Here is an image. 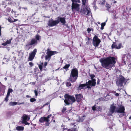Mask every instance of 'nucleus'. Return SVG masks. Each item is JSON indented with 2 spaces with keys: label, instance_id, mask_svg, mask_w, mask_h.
Listing matches in <instances>:
<instances>
[{
  "label": "nucleus",
  "instance_id": "0eeeda50",
  "mask_svg": "<svg viewBox=\"0 0 131 131\" xmlns=\"http://www.w3.org/2000/svg\"><path fill=\"white\" fill-rule=\"evenodd\" d=\"M101 42V40L98 38L97 36L96 35L94 36L92 42L94 46L97 47L99 45Z\"/></svg>",
  "mask_w": 131,
  "mask_h": 131
},
{
  "label": "nucleus",
  "instance_id": "864d4df0",
  "mask_svg": "<svg viewBox=\"0 0 131 131\" xmlns=\"http://www.w3.org/2000/svg\"><path fill=\"white\" fill-rule=\"evenodd\" d=\"M2 45H3L4 46H6L7 45L6 43V42L5 43H2Z\"/></svg>",
  "mask_w": 131,
  "mask_h": 131
},
{
  "label": "nucleus",
  "instance_id": "de8ad7c7",
  "mask_svg": "<svg viewBox=\"0 0 131 131\" xmlns=\"http://www.w3.org/2000/svg\"><path fill=\"white\" fill-rule=\"evenodd\" d=\"M34 93H35V95L36 96H37L38 95L37 91L36 90H34Z\"/></svg>",
  "mask_w": 131,
  "mask_h": 131
},
{
  "label": "nucleus",
  "instance_id": "cd10ccee",
  "mask_svg": "<svg viewBox=\"0 0 131 131\" xmlns=\"http://www.w3.org/2000/svg\"><path fill=\"white\" fill-rule=\"evenodd\" d=\"M70 66V64H66L65 65V66L64 67H63V68L64 69H66L68 68Z\"/></svg>",
  "mask_w": 131,
  "mask_h": 131
},
{
  "label": "nucleus",
  "instance_id": "6ab92c4d",
  "mask_svg": "<svg viewBox=\"0 0 131 131\" xmlns=\"http://www.w3.org/2000/svg\"><path fill=\"white\" fill-rule=\"evenodd\" d=\"M88 85L87 83L83 84H80L78 87V89L79 90H81L83 88L86 86Z\"/></svg>",
  "mask_w": 131,
  "mask_h": 131
},
{
  "label": "nucleus",
  "instance_id": "473e14b6",
  "mask_svg": "<svg viewBox=\"0 0 131 131\" xmlns=\"http://www.w3.org/2000/svg\"><path fill=\"white\" fill-rule=\"evenodd\" d=\"M106 7L107 8V10H108V9L110 8L111 7V6L109 4L106 3Z\"/></svg>",
  "mask_w": 131,
  "mask_h": 131
},
{
  "label": "nucleus",
  "instance_id": "680f3d73",
  "mask_svg": "<svg viewBox=\"0 0 131 131\" xmlns=\"http://www.w3.org/2000/svg\"><path fill=\"white\" fill-rule=\"evenodd\" d=\"M92 129L91 128H88L87 129V131H90L91 129Z\"/></svg>",
  "mask_w": 131,
  "mask_h": 131
},
{
  "label": "nucleus",
  "instance_id": "ea45409f",
  "mask_svg": "<svg viewBox=\"0 0 131 131\" xmlns=\"http://www.w3.org/2000/svg\"><path fill=\"white\" fill-rule=\"evenodd\" d=\"M66 110V107H63V108L62 109V112L63 113H64L65 112V111Z\"/></svg>",
  "mask_w": 131,
  "mask_h": 131
},
{
  "label": "nucleus",
  "instance_id": "c85d7f7f",
  "mask_svg": "<svg viewBox=\"0 0 131 131\" xmlns=\"http://www.w3.org/2000/svg\"><path fill=\"white\" fill-rule=\"evenodd\" d=\"M88 0H82V4L83 5H85Z\"/></svg>",
  "mask_w": 131,
  "mask_h": 131
},
{
  "label": "nucleus",
  "instance_id": "f3484780",
  "mask_svg": "<svg viewBox=\"0 0 131 131\" xmlns=\"http://www.w3.org/2000/svg\"><path fill=\"white\" fill-rule=\"evenodd\" d=\"M116 108V107L114 105V104H112L110 106V111L112 114L114 112L116 113L115 112L116 111L115 110Z\"/></svg>",
  "mask_w": 131,
  "mask_h": 131
},
{
  "label": "nucleus",
  "instance_id": "79ce46f5",
  "mask_svg": "<svg viewBox=\"0 0 131 131\" xmlns=\"http://www.w3.org/2000/svg\"><path fill=\"white\" fill-rule=\"evenodd\" d=\"M23 123L25 124L26 125H29L30 123H29L27 122L26 121L22 122Z\"/></svg>",
  "mask_w": 131,
  "mask_h": 131
},
{
  "label": "nucleus",
  "instance_id": "5fc2aeb1",
  "mask_svg": "<svg viewBox=\"0 0 131 131\" xmlns=\"http://www.w3.org/2000/svg\"><path fill=\"white\" fill-rule=\"evenodd\" d=\"M10 93H9V92H7V93L6 95L7 96L9 97V95H10Z\"/></svg>",
  "mask_w": 131,
  "mask_h": 131
},
{
  "label": "nucleus",
  "instance_id": "6e6552de",
  "mask_svg": "<svg viewBox=\"0 0 131 131\" xmlns=\"http://www.w3.org/2000/svg\"><path fill=\"white\" fill-rule=\"evenodd\" d=\"M59 24L58 20H54L52 18L49 19L48 21V25L49 27L55 26Z\"/></svg>",
  "mask_w": 131,
  "mask_h": 131
},
{
  "label": "nucleus",
  "instance_id": "dca6fc26",
  "mask_svg": "<svg viewBox=\"0 0 131 131\" xmlns=\"http://www.w3.org/2000/svg\"><path fill=\"white\" fill-rule=\"evenodd\" d=\"M128 59V55L127 54H124L123 56L122 60L123 63H124L125 64H126V61Z\"/></svg>",
  "mask_w": 131,
  "mask_h": 131
},
{
  "label": "nucleus",
  "instance_id": "a878e982",
  "mask_svg": "<svg viewBox=\"0 0 131 131\" xmlns=\"http://www.w3.org/2000/svg\"><path fill=\"white\" fill-rule=\"evenodd\" d=\"M41 37L39 35L37 34L35 36V39L36 40H37V41H39V40L40 39V38Z\"/></svg>",
  "mask_w": 131,
  "mask_h": 131
},
{
  "label": "nucleus",
  "instance_id": "f8f14e48",
  "mask_svg": "<svg viewBox=\"0 0 131 131\" xmlns=\"http://www.w3.org/2000/svg\"><path fill=\"white\" fill-rule=\"evenodd\" d=\"M37 41L35 39H32L31 40L30 42L26 45V47H28L29 46H31L34 45H36L37 43Z\"/></svg>",
  "mask_w": 131,
  "mask_h": 131
},
{
  "label": "nucleus",
  "instance_id": "69168bd1",
  "mask_svg": "<svg viewBox=\"0 0 131 131\" xmlns=\"http://www.w3.org/2000/svg\"><path fill=\"white\" fill-rule=\"evenodd\" d=\"M83 119H80V121L83 122Z\"/></svg>",
  "mask_w": 131,
  "mask_h": 131
},
{
  "label": "nucleus",
  "instance_id": "e433bc0d",
  "mask_svg": "<svg viewBox=\"0 0 131 131\" xmlns=\"http://www.w3.org/2000/svg\"><path fill=\"white\" fill-rule=\"evenodd\" d=\"M90 76L91 79H93L95 77V75L93 74L90 75Z\"/></svg>",
  "mask_w": 131,
  "mask_h": 131
},
{
  "label": "nucleus",
  "instance_id": "bf43d9fd",
  "mask_svg": "<svg viewBox=\"0 0 131 131\" xmlns=\"http://www.w3.org/2000/svg\"><path fill=\"white\" fill-rule=\"evenodd\" d=\"M18 20V19H14V20H13V23L15 21H17Z\"/></svg>",
  "mask_w": 131,
  "mask_h": 131
},
{
  "label": "nucleus",
  "instance_id": "49530a36",
  "mask_svg": "<svg viewBox=\"0 0 131 131\" xmlns=\"http://www.w3.org/2000/svg\"><path fill=\"white\" fill-rule=\"evenodd\" d=\"M8 92H9V93L12 92H13V90L12 89H8Z\"/></svg>",
  "mask_w": 131,
  "mask_h": 131
},
{
  "label": "nucleus",
  "instance_id": "20e7f679",
  "mask_svg": "<svg viewBox=\"0 0 131 131\" xmlns=\"http://www.w3.org/2000/svg\"><path fill=\"white\" fill-rule=\"evenodd\" d=\"M46 54H47L45 56L46 60H48L49 61L51 58V56L57 53L58 52L56 51H52L50 50L49 48H48L47 50Z\"/></svg>",
  "mask_w": 131,
  "mask_h": 131
},
{
  "label": "nucleus",
  "instance_id": "37998d69",
  "mask_svg": "<svg viewBox=\"0 0 131 131\" xmlns=\"http://www.w3.org/2000/svg\"><path fill=\"white\" fill-rule=\"evenodd\" d=\"M106 25V23L105 22L103 23H101V26L103 27H104Z\"/></svg>",
  "mask_w": 131,
  "mask_h": 131
},
{
  "label": "nucleus",
  "instance_id": "338daca9",
  "mask_svg": "<svg viewBox=\"0 0 131 131\" xmlns=\"http://www.w3.org/2000/svg\"><path fill=\"white\" fill-rule=\"evenodd\" d=\"M101 30H103L104 29V27L101 26Z\"/></svg>",
  "mask_w": 131,
  "mask_h": 131
},
{
  "label": "nucleus",
  "instance_id": "aec40b11",
  "mask_svg": "<svg viewBox=\"0 0 131 131\" xmlns=\"http://www.w3.org/2000/svg\"><path fill=\"white\" fill-rule=\"evenodd\" d=\"M30 119V117L27 115H25L23 117L22 122H24L29 121Z\"/></svg>",
  "mask_w": 131,
  "mask_h": 131
},
{
  "label": "nucleus",
  "instance_id": "1a4fd4ad",
  "mask_svg": "<svg viewBox=\"0 0 131 131\" xmlns=\"http://www.w3.org/2000/svg\"><path fill=\"white\" fill-rule=\"evenodd\" d=\"M37 52V49L35 48L31 53H29V56L28 58V61H31L34 59Z\"/></svg>",
  "mask_w": 131,
  "mask_h": 131
},
{
  "label": "nucleus",
  "instance_id": "603ef678",
  "mask_svg": "<svg viewBox=\"0 0 131 131\" xmlns=\"http://www.w3.org/2000/svg\"><path fill=\"white\" fill-rule=\"evenodd\" d=\"M87 14V11L86 10L85 11H84L83 12V14L86 15V14Z\"/></svg>",
  "mask_w": 131,
  "mask_h": 131
},
{
  "label": "nucleus",
  "instance_id": "8fccbe9b",
  "mask_svg": "<svg viewBox=\"0 0 131 131\" xmlns=\"http://www.w3.org/2000/svg\"><path fill=\"white\" fill-rule=\"evenodd\" d=\"M91 43V41H90L88 40L86 42V44L88 45Z\"/></svg>",
  "mask_w": 131,
  "mask_h": 131
},
{
  "label": "nucleus",
  "instance_id": "e2e57ef3",
  "mask_svg": "<svg viewBox=\"0 0 131 131\" xmlns=\"http://www.w3.org/2000/svg\"><path fill=\"white\" fill-rule=\"evenodd\" d=\"M98 109L99 111H100L102 109V108L100 106H99L98 107Z\"/></svg>",
  "mask_w": 131,
  "mask_h": 131
},
{
  "label": "nucleus",
  "instance_id": "052dcab7",
  "mask_svg": "<svg viewBox=\"0 0 131 131\" xmlns=\"http://www.w3.org/2000/svg\"><path fill=\"white\" fill-rule=\"evenodd\" d=\"M115 95L116 96H119V94L118 93H116L115 94Z\"/></svg>",
  "mask_w": 131,
  "mask_h": 131
},
{
  "label": "nucleus",
  "instance_id": "39448f33",
  "mask_svg": "<svg viewBox=\"0 0 131 131\" xmlns=\"http://www.w3.org/2000/svg\"><path fill=\"white\" fill-rule=\"evenodd\" d=\"M52 116V115L50 114L48 115L47 117H42L39 120V122L41 123H43L44 122H46V123L45 125L46 126H48L50 124V123H49V118Z\"/></svg>",
  "mask_w": 131,
  "mask_h": 131
},
{
  "label": "nucleus",
  "instance_id": "4c0bfd02",
  "mask_svg": "<svg viewBox=\"0 0 131 131\" xmlns=\"http://www.w3.org/2000/svg\"><path fill=\"white\" fill-rule=\"evenodd\" d=\"M96 105H95L94 106H93L92 107V110H93L94 111H95L96 110V108L95 107Z\"/></svg>",
  "mask_w": 131,
  "mask_h": 131
},
{
  "label": "nucleus",
  "instance_id": "2f4dec72",
  "mask_svg": "<svg viewBox=\"0 0 131 131\" xmlns=\"http://www.w3.org/2000/svg\"><path fill=\"white\" fill-rule=\"evenodd\" d=\"M67 131H77V129L75 128H72L71 129H68Z\"/></svg>",
  "mask_w": 131,
  "mask_h": 131
},
{
  "label": "nucleus",
  "instance_id": "a18cd8bd",
  "mask_svg": "<svg viewBox=\"0 0 131 131\" xmlns=\"http://www.w3.org/2000/svg\"><path fill=\"white\" fill-rule=\"evenodd\" d=\"M91 30L90 28H88L87 29V31H88V33H90V32L91 31Z\"/></svg>",
  "mask_w": 131,
  "mask_h": 131
},
{
  "label": "nucleus",
  "instance_id": "bb28decb",
  "mask_svg": "<svg viewBox=\"0 0 131 131\" xmlns=\"http://www.w3.org/2000/svg\"><path fill=\"white\" fill-rule=\"evenodd\" d=\"M11 10V8L10 7H7L6 9V11L7 13H9Z\"/></svg>",
  "mask_w": 131,
  "mask_h": 131
},
{
  "label": "nucleus",
  "instance_id": "3c124183",
  "mask_svg": "<svg viewBox=\"0 0 131 131\" xmlns=\"http://www.w3.org/2000/svg\"><path fill=\"white\" fill-rule=\"evenodd\" d=\"M100 80L99 79H98L97 80V85H99V83H100Z\"/></svg>",
  "mask_w": 131,
  "mask_h": 131
},
{
  "label": "nucleus",
  "instance_id": "c756f323",
  "mask_svg": "<svg viewBox=\"0 0 131 131\" xmlns=\"http://www.w3.org/2000/svg\"><path fill=\"white\" fill-rule=\"evenodd\" d=\"M7 20L10 23H13V20L10 17H9L7 19Z\"/></svg>",
  "mask_w": 131,
  "mask_h": 131
},
{
  "label": "nucleus",
  "instance_id": "f03ea898",
  "mask_svg": "<svg viewBox=\"0 0 131 131\" xmlns=\"http://www.w3.org/2000/svg\"><path fill=\"white\" fill-rule=\"evenodd\" d=\"M78 75V69L76 68H73L71 71V73L70 77L68 79L71 82H75L77 80Z\"/></svg>",
  "mask_w": 131,
  "mask_h": 131
},
{
  "label": "nucleus",
  "instance_id": "09e8293b",
  "mask_svg": "<svg viewBox=\"0 0 131 131\" xmlns=\"http://www.w3.org/2000/svg\"><path fill=\"white\" fill-rule=\"evenodd\" d=\"M29 64L30 66L31 67L32 66H33V64L32 63V62H29Z\"/></svg>",
  "mask_w": 131,
  "mask_h": 131
},
{
  "label": "nucleus",
  "instance_id": "0e129e2a",
  "mask_svg": "<svg viewBox=\"0 0 131 131\" xmlns=\"http://www.w3.org/2000/svg\"><path fill=\"white\" fill-rule=\"evenodd\" d=\"M87 36V38L88 40L90 41V40H91V38L88 37L87 36Z\"/></svg>",
  "mask_w": 131,
  "mask_h": 131
},
{
  "label": "nucleus",
  "instance_id": "f257e3e1",
  "mask_svg": "<svg viewBox=\"0 0 131 131\" xmlns=\"http://www.w3.org/2000/svg\"><path fill=\"white\" fill-rule=\"evenodd\" d=\"M115 58L114 57H109L102 58L100 59L102 66L107 69L111 67L110 65H114L116 63Z\"/></svg>",
  "mask_w": 131,
  "mask_h": 131
},
{
  "label": "nucleus",
  "instance_id": "9b49d317",
  "mask_svg": "<svg viewBox=\"0 0 131 131\" xmlns=\"http://www.w3.org/2000/svg\"><path fill=\"white\" fill-rule=\"evenodd\" d=\"M122 43H119L117 45L116 42H113L111 46V48L112 49H120L122 47Z\"/></svg>",
  "mask_w": 131,
  "mask_h": 131
},
{
  "label": "nucleus",
  "instance_id": "f704fd0d",
  "mask_svg": "<svg viewBox=\"0 0 131 131\" xmlns=\"http://www.w3.org/2000/svg\"><path fill=\"white\" fill-rule=\"evenodd\" d=\"M36 101L35 99L34 98H32L30 99V101L31 102H33Z\"/></svg>",
  "mask_w": 131,
  "mask_h": 131
},
{
  "label": "nucleus",
  "instance_id": "423d86ee",
  "mask_svg": "<svg viewBox=\"0 0 131 131\" xmlns=\"http://www.w3.org/2000/svg\"><path fill=\"white\" fill-rule=\"evenodd\" d=\"M78 2H72L71 4V9L72 11L78 12L80 9V5L77 3Z\"/></svg>",
  "mask_w": 131,
  "mask_h": 131
},
{
  "label": "nucleus",
  "instance_id": "5701e85b",
  "mask_svg": "<svg viewBox=\"0 0 131 131\" xmlns=\"http://www.w3.org/2000/svg\"><path fill=\"white\" fill-rule=\"evenodd\" d=\"M7 6V5L4 4V3H3L2 4L1 6V7L2 9H5Z\"/></svg>",
  "mask_w": 131,
  "mask_h": 131
},
{
  "label": "nucleus",
  "instance_id": "7c9ffc66",
  "mask_svg": "<svg viewBox=\"0 0 131 131\" xmlns=\"http://www.w3.org/2000/svg\"><path fill=\"white\" fill-rule=\"evenodd\" d=\"M12 38L11 39H9V40H7L6 42V43L7 45L9 44H10L11 42V41L12 40Z\"/></svg>",
  "mask_w": 131,
  "mask_h": 131
},
{
  "label": "nucleus",
  "instance_id": "9d476101",
  "mask_svg": "<svg viewBox=\"0 0 131 131\" xmlns=\"http://www.w3.org/2000/svg\"><path fill=\"white\" fill-rule=\"evenodd\" d=\"M125 80L124 77L122 75H119V78L117 81L116 83L118 85L122 86Z\"/></svg>",
  "mask_w": 131,
  "mask_h": 131
},
{
  "label": "nucleus",
  "instance_id": "4d7b16f0",
  "mask_svg": "<svg viewBox=\"0 0 131 131\" xmlns=\"http://www.w3.org/2000/svg\"><path fill=\"white\" fill-rule=\"evenodd\" d=\"M24 103V102H23L22 103H18L17 104L18 105H20L22 104H23Z\"/></svg>",
  "mask_w": 131,
  "mask_h": 131
},
{
  "label": "nucleus",
  "instance_id": "58836bf2",
  "mask_svg": "<svg viewBox=\"0 0 131 131\" xmlns=\"http://www.w3.org/2000/svg\"><path fill=\"white\" fill-rule=\"evenodd\" d=\"M39 68L40 69V71H41L42 69V65L41 64H39L38 66Z\"/></svg>",
  "mask_w": 131,
  "mask_h": 131
},
{
  "label": "nucleus",
  "instance_id": "774afa93",
  "mask_svg": "<svg viewBox=\"0 0 131 131\" xmlns=\"http://www.w3.org/2000/svg\"><path fill=\"white\" fill-rule=\"evenodd\" d=\"M8 4H9L10 5H11L12 4V2H9V3H8Z\"/></svg>",
  "mask_w": 131,
  "mask_h": 131
},
{
  "label": "nucleus",
  "instance_id": "72a5a7b5",
  "mask_svg": "<svg viewBox=\"0 0 131 131\" xmlns=\"http://www.w3.org/2000/svg\"><path fill=\"white\" fill-rule=\"evenodd\" d=\"M72 2H75L78 3H80L81 2L80 0H71Z\"/></svg>",
  "mask_w": 131,
  "mask_h": 131
},
{
  "label": "nucleus",
  "instance_id": "a19ab883",
  "mask_svg": "<svg viewBox=\"0 0 131 131\" xmlns=\"http://www.w3.org/2000/svg\"><path fill=\"white\" fill-rule=\"evenodd\" d=\"M88 82H86V83H87V84H88V85H86V88H87L90 89L91 88V87L90 86H91V85H89L88 84Z\"/></svg>",
  "mask_w": 131,
  "mask_h": 131
},
{
  "label": "nucleus",
  "instance_id": "4468645a",
  "mask_svg": "<svg viewBox=\"0 0 131 131\" xmlns=\"http://www.w3.org/2000/svg\"><path fill=\"white\" fill-rule=\"evenodd\" d=\"M91 80H89L88 81V84L89 85H91V87L95 86L96 84V80L95 79H91Z\"/></svg>",
  "mask_w": 131,
  "mask_h": 131
},
{
  "label": "nucleus",
  "instance_id": "a211bd4d",
  "mask_svg": "<svg viewBox=\"0 0 131 131\" xmlns=\"http://www.w3.org/2000/svg\"><path fill=\"white\" fill-rule=\"evenodd\" d=\"M81 94H80L75 95L76 99H75L76 100V101H77L78 103L80 102L81 100V98L82 97H81Z\"/></svg>",
  "mask_w": 131,
  "mask_h": 131
},
{
  "label": "nucleus",
  "instance_id": "4be33fe9",
  "mask_svg": "<svg viewBox=\"0 0 131 131\" xmlns=\"http://www.w3.org/2000/svg\"><path fill=\"white\" fill-rule=\"evenodd\" d=\"M24 129V127L21 126H17L16 127V129L18 130H23Z\"/></svg>",
  "mask_w": 131,
  "mask_h": 131
},
{
  "label": "nucleus",
  "instance_id": "2eb2a0df",
  "mask_svg": "<svg viewBox=\"0 0 131 131\" xmlns=\"http://www.w3.org/2000/svg\"><path fill=\"white\" fill-rule=\"evenodd\" d=\"M57 20L59 21V23L60 22L63 24L64 25L66 23V18L64 17H57Z\"/></svg>",
  "mask_w": 131,
  "mask_h": 131
},
{
  "label": "nucleus",
  "instance_id": "ddd939ff",
  "mask_svg": "<svg viewBox=\"0 0 131 131\" xmlns=\"http://www.w3.org/2000/svg\"><path fill=\"white\" fill-rule=\"evenodd\" d=\"M125 108L124 106H120L117 110H116V112L119 113H125Z\"/></svg>",
  "mask_w": 131,
  "mask_h": 131
},
{
  "label": "nucleus",
  "instance_id": "b1692460",
  "mask_svg": "<svg viewBox=\"0 0 131 131\" xmlns=\"http://www.w3.org/2000/svg\"><path fill=\"white\" fill-rule=\"evenodd\" d=\"M66 86L67 87H69L71 86V84L70 82H66Z\"/></svg>",
  "mask_w": 131,
  "mask_h": 131
},
{
  "label": "nucleus",
  "instance_id": "6e6d98bb",
  "mask_svg": "<svg viewBox=\"0 0 131 131\" xmlns=\"http://www.w3.org/2000/svg\"><path fill=\"white\" fill-rule=\"evenodd\" d=\"M47 63L46 62H45L44 64V66L45 67L47 65Z\"/></svg>",
  "mask_w": 131,
  "mask_h": 131
},
{
  "label": "nucleus",
  "instance_id": "7ed1b4c3",
  "mask_svg": "<svg viewBox=\"0 0 131 131\" xmlns=\"http://www.w3.org/2000/svg\"><path fill=\"white\" fill-rule=\"evenodd\" d=\"M65 99L64 100V102L65 103V105H69L72 104L76 101L74 96L73 95H70L68 94H66L64 96Z\"/></svg>",
  "mask_w": 131,
  "mask_h": 131
},
{
  "label": "nucleus",
  "instance_id": "13d9d810",
  "mask_svg": "<svg viewBox=\"0 0 131 131\" xmlns=\"http://www.w3.org/2000/svg\"><path fill=\"white\" fill-rule=\"evenodd\" d=\"M48 104H49V103L48 102H47L43 105L42 107H43V106L46 105H48Z\"/></svg>",
  "mask_w": 131,
  "mask_h": 131
},
{
  "label": "nucleus",
  "instance_id": "c9c22d12",
  "mask_svg": "<svg viewBox=\"0 0 131 131\" xmlns=\"http://www.w3.org/2000/svg\"><path fill=\"white\" fill-rule=\"evenodd\" d=\"M1 90H5V86L4 85H2L1 87Z\"/></svg>",
  "mask_w": 131,
  "mask_h": 131
},
{
  "label": "nucleus",
  "instance_id": "412c9836",
  "mask_svg": "<svg viewBox=\"0 0 131 131\" xmlns=\"http://www.w3.org/2000/svg\"><path fill=\"white\" fill-rule=\"evenodd\" d=\"M18 103L16 102H11L9 103V105L10 106H14L17 104Z\"/></svg>",
  "mask_w": 131,
  "mask_h": 131
},
{
  "label": "nucleus",
  "instance_id": "393cba45",
  "mask_svg": "<svg viewBox=\"0 0 131 131\" xmlns=\"http://www.w3.org/2000/svg\"><path fill=\"white\" fill-rule=\"evenodd\" d=\"M86 11H87V14H86V15L89 16L90 15V14H91L90 10L87 9Z\"/></svg>",
  "mask_w": 131,
  "mask_h": 131
},
{
  "label": "nucleus",
  "instance_id": "c03bdc74",
  "mask_svg": "<svg viewBox=\"0 0 131 131\" xmlns=\"http://www.w3.org/2000/svg\"><path fill=\"white\" fill-rule=\"evenodd\" d=\"M8 96H6L5 99V101L6 102H7V101H8Z\"/></svg>",
  "mask_w": 131,
  "mask_h": 131
}]
</instances>
